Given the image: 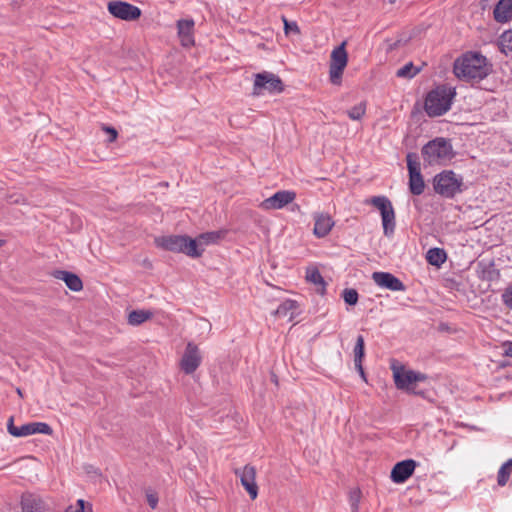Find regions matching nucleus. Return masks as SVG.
Segmentation results:
<instances>
[{"instance_id": "23", "label": "nucleus", "mask_w": 512, "mask_h": 512, "mask_svg": "<svg viewBox=\"0 0 512 512\" xmlns=\"http://www.w3.org/2000/svg\"><path fill=\"white\" fill-rule=\"evenodd\" d=\"M494 18L498 22H506L512 17V0H500L493 11Z\"/></svg>"}, {"instance_id": "3", "label": "nucleus", "mask_w": 512, "mask_h": 512, "mask_svg": "<svg viewBox=\"0 0 512 512\" xmlns=\"http://www.w3.org/2000/svg\"><path fill=\"white\" fill-rule=\"evenodd\" d=\"M422 156L429 165L445 164L454 157V151L449 140L439 137L423 146Z\"/></svg>"}, {"instance_id": "2", "label": "nucleus", "mask_w": 512, "mask_h": 512, "mask_svg": "<svg viewBox=\"0 0 512 512\" xmlns=\"http://www.w3.org/2000/svg\"><path fill=\"white\" fill-rule=\"evenodd\" d=\"M455 96L454 89L445 85L437 86L431 90L424 103V108L428 116L437 117L445 114L452 104V100Z\"/></svg>"}, {"instance_id": "21", "label": "nucleus", "mask_w": 512, "mask_h": 512, "mask_svg": "<svg viewBox=\"0 0 512 512\" xmlns=\"http://www.w3.org/2000/svg\"><path fill=\"white\" fill-rule=\"evenodd\" d=\"M22 512H46L43 499L35 494H24L21 499Z\"/></svg>"}, {"instance_id": "10", "label": "nucleus", "mask_w": 512, "mask_h": 512, "mask_svg": "<svg viewBox=\"0 0 512 512\" xmlns=\"http://www.w3.org/2000/svg\"><path fill=\"white\" fill-rule=\"evenodd\" d=\"M407 168L409 172V190L413 195H421L425 189V183L421 175L420 163L417 156L408 153L406 156Z\"/></svg>"}, {"instance_id": "12", "label": "nucleus", "mask_w": 512, "mask_h": 512, "mask_svg": "<svg viewBox=\"0 0 512 512\" xmlns=\"http://www.w3.org/2000/svg\"><path fill=\"white\" fill-rule=\"evenodd\" d=\"M107 8L114 17L125 21H134L141 16L140 8L124 1H111Z\"/></svg>"}, {"instance_id": "8", "label": "nucleus", "mask_w": 512, "mask_h": 512, "mask_svg": "<svg viewBox=\"0 0 512 512\" xmlns=\"http://www.w3.org/2000/svg\"><path fill=\"white\" fill-rule=\"evenodd\" d=\"M346 42L341 43L331 52V60L329 65V78L332 84L340 85L342 74L347 66L348 54L345 49Z\"/></svg>"}, {"instance_id": "5", "label": "nucleus", "mask_w": 512, "mask_h": 512, "mask_svg": "<svg viewBox=\"0 0 512 512\" xmlns=\"http://www.w3.org/2000/svg\"><path fill=\"white\" fill-rule=\"evenodd\" d=\"M463 178L452 170H445L433 179L434 190L445 198H453L462 192Z\"/></svg>"}, {"instance_id": "22", "label": "nucleus", "mask_w": 512, "mask_h": 512, "mask_svg": "<svg viewBox=\"0 0 512 512\" xmlns=\"http://www.w3.org/2000/svg\"><path fill=\"white\" fill-rule=\"evenodd\" d=\"M53 276L65 282L66 286L75 292L80 291L83 288V283L80 277L72 272L57 270L53 273Z\"/></svg>"}, {"instance_id": "25", "label": "nucleus", "mask_w": 512, "mask_h": 512, "mask_svg": "<svg viewBox=\"0 0 512 512\" xmlns=\"http://www.w3.org/2000/svg\"><path fill=\"white\" fill-rule=\"evenodd\" d=\"M306 280L317 287V292H319L320 294L325 293L326 283L320 271L317 268L307 269Z\"/></svg>"}, {"instance_id": "9", "label": "nucleus", "mask_w": 512, "mask_h": 512, "mask_svg": "<svg viewBox=\"0 0 512 512\" xmlns=\"http://www.w3.org/2000/svg\"><path fill=\"white\" fill-rule=\"evenodd\" d=\"M393 377L395 385L400 390H406L409 393L418 394L414 385L417 382L424 381L427 377L425 374L415 372L413 370H406L403 367L395 368L393 370Z\"/></svg>"}, {"instance_id": "29", "label": "nucleus", "mask_w": 512, "mask_h": 512, "mask_svg": "<svg viewBox=\"0 0 512 512\" xmlns=\"http://www.w3.org/2000/svg\"><path fill=\"white\" fill-rule=\"evenodd\" d=\"M296 308L297 302L295 300L287 299L278 306L274 312V315L285 317L289 314V312L294 311Z\"/></svg>"}, {"instance_id": "14", "label": "nucleus", "mask_w": 512, "mask_h": 512, "mask_svg": "<svg viewBox=\"0 0 512 512\" xmlns=\"http://www.w3.org/2000/svg\"><path fill=\"white\" fill-rule=\"evenodd\" d=\"M235 474L240 478V482L249 494L252 500L258 496V486L256 483V469L254 466L245 465L243 468L235 470Z\"/></svg>"}, {"instance_id": "6", "label": "nucleus", "mask_w": 512, "mask_h": 512, "mask_svg": "<svg viewBox=\"0 0 512 512\" xmlns=\"http://www.w3.org/2000/svg\"><path fill=\"white\" fill-rule=\"evenodd\" d=\"M379 210L381 214L383 233L390 237L394 234L396 227L395 211L391 201L386 196H374L365 201Z\"/></svg>"}, {"instance_id": "13", "label": "nucleus", "mask_w": 512, "mask_h": 512, "mask_svg": "<svg viewBox=\"0 0 512 512\" xmlns=\"http://www.w3.org/2000/svg\"><path fill=\"white\" fill-rule=\"evenodd\" d=\"M202 355L196 344L189 342L180 361V368L185 374L194 373L201 365Z\"/></svg>"}, {"instance_id": "18", "label": "nucleus", "mask_w": 512, "mask_h": 512, "mask_svg": "<svg viewBox=\"0 0 512 512\" xmlns=\"http://www.w3.org/2000/svg\"><path fill=\"white\" fill-rule=\"evenodd\" d=\"M314 229L313 234L317 238H324L327 236L334 226V221L328 213L318 212L313 215Z\"/></svg>"}, {"instance_id": "15", "label": "nucleus", "mask_w": 512, "mask_h": 512, "mask_svg": "<svg viewBox=\"0 0 512 512\" xmlns=\"http://www.w3.org/2000/svg\"><path fill=\"white\" fill-rule=\"evenodd\" d=\"M296 198V193L289 190H281L273 194L271 197L263 200L259 207L263 210H278L293 202Z\"/></svg>"}, {"instance_id": "27", "label": "nucleus", "mask_w": 512, "mask_h": 512, "mask_svg": "<svg viewBox=\"0 0 512 512\" xmlns=\"http://www.w3.org/2000/svg\"><path fill=\"white\" fill-rule=\"evenodd\" d=\"M511 472H512V458L509 459L508 461H506L504 464H502V466L498 470L497 483L499 486L503 487L507 484V482L510 478Z\"/></svg>"}, {"instance_id": "30", "label": "nucleus", "mask_w": 512, "mask_h": 512, "mask_svg": "<svg viewBox=\"0 0 512 512\" xmlns=\"http://www.w3.org/2000/svg\"><path fill=\"white\" fill-rule=\"evenodd\" d=\"M499 46L506 55L512 54V30L505 31L500 36Z\"/></svg>"}, {"instance_id": "16", "label": "nucleus", "mask_w": 512, "mask_h": 512, "mask_svg": "<svg viewBox=\"0 0 512 512\" xmlns=\"http://www.w3.org/2000/svg\"><path fill=\"white\" fill-rule=\"evenodd\" d=\"M372 279L379 287L391 291H405L406 289L403 282L389 272H374Z\"/></svg>"}, {"instance_id": "33", "label": "nucleus", "mask_w": 512, "mask_h": 512, "mask_svg": "<svg viewBox=\"0 0 512 512\" xmlns=\"http://www.w3.org/2000/svg\"><path fill=\"white\" fill-rule=\"evenodd\" d=\"M361 499L360 490L356 489L350 492L349 502L351 507V512H359V503Z\"/></svg>"}, {"instance_id": "26", "label": "nucleus", "mask_w": 512, "mask_h": 512, "mask_svg": "<svg viewBox=\"0 0 512 512\" xmlns=\"http://www.w3.org/2000/svg\"><path fill=\"white\" fill-rule=\"evenodd\" d=\"M426 259L429 264L440 267L446 261L447 255L441 248H431L427 252Z\"/></svg>"}, {"instance_id": "32", "label": "nucleus", "mask_w": 512, "mask_h": 512, "mask_svg": "<svg viewBox=\"0 0 512 512\" xmlns=\"http://www.w3.org/2000/svg\"><path fill=\"white\" fill-rule=\"evenodd\" d=\"M366 113V102L362 101L347 111L351 120H360Z\"/></svg>"}, {"instance_id": "17", "label": "nucleus", "mask_w": 512, "mask_h": 512, "mask_svg": "<svg viewBox=\"0 0 512 512\" xmlns=\"http://www.w3.org/2000/svg\"><path fill=\"white\" fill-rule=\"evenodd\" d=\"M417 463L413 459H407L395 464L391 471V479L394 483H404L413 473Z\"/></svg>"}, {"instance_id": "39", "label": "nucleus", "mask_w": 512, "mask_h": 512, "mask_svg": "<svg viewBox=\"0 0 512 512\" xmlns=\"http://www.w3.org/2000/svg\"><path fill=\"white\" fill-rule=\"evenodd\" d=\"M104 130L110 135L109 142H113L116 140L118 133L114 128L105 127Z\"/></svg>"}, {"instance_id": "35", "label": "nucleus", "mask_w": 512, "mask_h": 512, "mask_svg": "<svg viewBox=\"0 0 512 512\" xmlns=\"http://www.w3.org/2000/svg\"><path fill=\"white\" fill-rule=\"evenodd\" d=\"M282 21L284 24V32L286 35H288L290 33H294V34L300 33L299 26L295 21L290 22L287 20V18L285 16H282Z\"/></svg>"}, {"instance_id": "36", "label": "nucleus", "mask_w": 512, "mask_h": 512, "mask_svg": "<svg viewBox=\"0 0 512 512\" xmlns=\"http://www.w3.org/2000/svg\"><path fill=\"white\" fill-rule=\"evenodd\" d=\"M67 512H92V506L83 499H79L77 500V508L74 511L68 509Z\"/></svg>"}, {"instance_id": "41", "label": "nucleus", "mask_w": 512, "mask_h": 512, "mask_svg": "<svg viewBox=\"0 0 512 512\" xmlns=\"http://www.w3.org/2000/svg\"><path fill=\"white\" fill-rule=\"evenodd\" d=\"M5 244V241L0 239V248Z\"/></svg>"}, {"instance_id": "34", "label": "nucleus", "mask_w": 512, "mask_h": 512, "mask_svg": "<svg viewBox=\"0 0 512 512\" xmlns=\"http://www.w3.org/2000/svg\"><path fill=\"white\" fill-rule=\"evenodd\" d=\"M342 296L349 305H355L358 302V292L355 289H344Z\"/></svg>"}, {"instance_id": "31", "label": "nucleus", "mask_w": 512, "mask_h": 512, "mask_svg": "<svg viewBox=\"0 0 512 512\" xmlns=\"http://www.w3.org/2000/svg\"><path fill=\"white\" fill-rule=\"evenodd\" d=\"M420 69L416 68L412 62L405 64L397 70L396 76L399 78H413L419 73Z\"/></svg>"}, {"instance_id": "7", "label": "nucleus", "mask_w": 512, "mask_h": 512, "mask_svg": "<svg viewBox=\"0 0 512 512\" xmlns=\"http://www.w3.org/2000/svg\"><path fill=\"white\" fill-rule=\"evenodd\" d=\"M284 91V84L279 76L264 71L254 76L253 92L255 96L263 95L265 92L277 94Z\"/></svg>"}, {"instance_id": "44", "label": "nucleus", "mask_w": 512, "mask_h": 512, "mask_svg": "<svg viewBox=\"0 0 512 512\" xmlns=\"http://www.w3.org/2000/svg\"><path fill=\"white\" fill-rule=\"evenodd\" d=\"M273 381L277 382L276 375H273Z\"/></svg>"}, {"instance_id": "4", "label": "nucleus", "mask_w": 512, "mask_h": 512, "mask_svg": "<svg viewBox=\"0 0 512 512\" xmlns=\"http://www.w3.org/2000/svg\"><path fill=\"white\" fill-rule=\"evenodd\" d=\"M157 247L174 252L183 253L191 258H197L199 253L195 250V243L192 238L186 235H168L155 238Z\"/></svg>"}, {"instance_id": "38", "label": "nucleus", "mask_w": 512, "mask_h": 512, "mask_svg": "<svg viewBox=\"0 0 512 512\" xmlns=\"http://www.w3.org/2000/svg\"><path fill=\"white\" fill-rule=\"evenodd\" d=\"M146 498H147V502H148L149 506L152 509H155L157 507V504H158V497H157V495L153 494V493H148L146 495Z\"/></svg>"}, {"instance_id": "40", "label": "nucleus", "mask_w": 512, "mask_h": 512, "mask_svg": "<svg viewBox=\"0 0 512 512\" xmlns=\"http://www.w3.org/2000/svg\"><path fill=\"white\" fill-rule=\"evenodd\" d=\"M505 355L512 357V342H508L505 344Z\"/></svg>"}, {"instance_id": "19", "label": "nucleus", "mask_w": 512, "mask_h": 512, "mask_svg": "<svg viewBox=\"0 0 512 512\" xmlns=\"http://www.w3.org/2000/svg\"><path fill=\"white\" fill-rule=\"evenodd\" d=\"M225 235L224 231H210L205 232L198 235L195 239H192L195 243V250L197 253V258L202 256L205 247L218 243Z\"/></svg>"}, {"instance_id": "24", "label": "nucleus", "mask_w": 512, "mask_h": 512, "mask_svg": "<svg viewBox=\"0 0 512 512\" xmlns=\"http://www.w3.org/2000/svg\"><path fill=\"white\" fill-rule=\"evenodd\" d=\"M364 350H365L364 337L362 335H358L357 339H356V343H355L354 349H353V352H354V364H355V367L357 368V370L359 371V373L361 374L362 377H364V370H363V367H362V360H363L364 355H365Z\"/></svg>"}, {"instance_id": "20", "label": "nucleus", "mask_w": 512, "mask_h": 512, "mask_svg": "<svg viewBox=\"0 0 512 512\" xmlns=\"http://www.w3.org/2000/svg\"><path fill=\"white\" fill-rule=\"evenodd\" d=\"M178 36L184 47H190L194 44V21L192 19H182L177 22Z\"/></svg>"}, {"instance_id": "43", "label": "nucleus", "mask_w": 512, "mask_h": 512, "mask_svg": "<svg viewBox=\"0 0 512 512\" xmlns=\"http://www.w3.org/2000/svg\"><path fill=\"white\" fill-rule=\"evenodd\" d=\"M273 381L277 382L276 375H273Z\"/></svg>"}, {"instance_id": "37", "label": "nucleus", "mask_w": 512, "mask_h": 512, "mask_svg": "<svg viewBox=\"0 0 512 512\" xmlns=\"http://www.w3.org/2000/svg\"><path fill=\"white\" fill-rule=\"evenodd\" d=\"M502 299L504 304L512 309V287H509L505 290V292L502 295Z\"/></svg>"}, {"instance_id": "45", "label": "nucleus", "mask_w": 512, "mask_h": 512, "mask_svg": "<svg viewBox=\"0 0 512 512\" xmlns=\"http://www.w3.org/2000/svg\"><path fill=\"white\" fill-rule=\"evenodd\" d=\"M396 0H389L390 3H394Z\"/></svg>"}, {"instance_id": "11", "label": "nucleus", "mask_w": 512, "mask_h": 512, "mask_svg": "<svg viewBox=\"0 0 512 512\" xmlns=\"http://www.w3.org/2000/svg\"><path fill=\"white\" fill-rule=\"evenodd\" d=\"M8 432L15 437H25L33 434L51 435L53 430L45 422H30L19 427L14 426L13 418H10L7 424Z\"/></svg>"}, {"instance_id": "42", "label": "nucleus", "mask_w": 512, "mask_h": 512, "mask_svg": "<svg viewBox=\"0 0 512 512\" xmlns=\"http://www.w3.org/2000/svg\"><path fill=\"white\" fill-rule=\"evenodd\" d=\"M273 381L277 382L276 375H273Z\"/></svg>"}, {"instance_id": "28", "label": "nucleus", "mask_w": 512, "mask_h": 512, "mask_svg": "<svg viewBox=\"0 0 512 512\" xmlns=\"http://www.w3.org/2000/svg\"><path fill=\"white\" fill-rule=\"evenodd\" d=\"M152 316L151 312L145 310H134L128 315V323L133 326L140 325Z\"/></svg>"}, {"instance_id": "1", "label": "nucleus", "mask_w": 512, "mask_h": 512, "mask_svg": "<svg viewBox=\"0 0 512 512\" xmlns=\"http://www.w3.org/2000/svg\"><path fill=\"white\" fill-rule=\"evenodd\" d=\"M453 71L458 79L475 84L490 75L492 64L481 53L469 51L455 60Z\"/></svg>"}]
</instances>
